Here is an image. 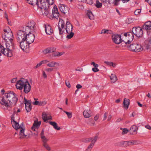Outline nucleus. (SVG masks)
Here are the masks:
<instances>
[{
    "instance_id": "nucleus-46",
    "label": "nucleus",
    "mask_w": 151,
    "mask_h": 151,
    "mask_svg": "<svg viewBox=\"0 0 151 151\" xmlns=\"http://www.w3.org/2000/svg\"><path fill=\"white\" fill-rule=\"evenodd\" d=\"M45 1V0H40L39 1H37V3L35 4V5H36L38 7H39Z\"/></svg>"
},
{
    "instance_id": "nucleus-51",
    "label": "nucleus",
    "mask_w": 151,
    "mask_h": 151,
    "mask_svg": "<svg viewBox=\"0 0 151 151\" xmlns=\"http://www.w3.org/2000/svg\"><path fill=\"white\" fill-rule=\"evenodd\" d=\"M92 139V138L91 137H90L88 138H87L84 139L83 141L85 142H88L91 141V140Z\"/></svg>"
},
{
    "instance_id": "nucleus-54",
    "label": "nucleus",
    "mask_w": 151,
    "mask_h": 151,
    "mask_svg": "<svg viewBox=\"0 0 151 151\" xmlns=\"http://www.w3.org/2000/svg\"><path fill=\"white\" fill-rule=\"evenodd\" d=\"M47 103L46 101H40L39 103V106H44Z\"/></svg>"
},
{
    "instance_id": "nucleus-48",
    "label": "nucleus",
    "mask_w": 151,
    "mask_h": 151,
    "mask_svg": "<svg viewBox=\"0 0 151 151\" xmlns=\"http://www.w3.org/2000/svg\"><path fill=\"white\" fill-rule=\"evenodd\" d=\"M86 1L87 3L90 5H91L93 3L92 0H83V1Z\"/></svg>"
},
{
    "instance_id": "nucleus-18",
    "label": "nucleus",
    "mask_w": 151,
    "mask_h": 151,
    "mask_svg": "<svg viewBox=\"0 0 151 151\" xmlns=\"http://www.w3.org/2000/svg\"><path fill=\"white\" fill-rule=\"evenodd\" d=\"M66 28H65L67 33L72 32L73 26L70 22L67 21L66 24Z\"/></svg>"
},
{
    "instance_id": "nucleus-56",
    "label": "nucleus",
    "mask_w": 151,
    "mask_h": 151,
    "mask_svg": "<svg viewBox=\"0 0 151 151\" xmlns=\"http://www.w3.org/2000/svg\"><path fill=\"white\" fill-rule=\"evenodd\" d=\"M47 3L49 5H52L54 2V0H46Z\"/></svg>"
},
{
    "instance_id": "nucleus-20",
    "label": "nucleus",
    "mask_w": 151,
    "mask_h": 151,
    "mask_svg": "<svg viewBox=\"0 0 151 151\" xmlns=\"http://www.w3.org/2000/svg\"><path fill=\"white\" fill-rule=\"evenodd\" d=\"M143 29L146 30H151V22H147L145 23L142 27Z\"/></svg>"
},
{
    "instance_id": "nucleus-14",
    "label": "nucleus",
    "mask_w": 151,
    "mask_h": 151,
    "mask_svg": "<svg viewBox=\"0 0 151 151\" xmlns=\"http://www.w3.org/2000/svg\"><path fill=\"white\" fill-rule=\"evenodd\" d=\"M134 35V34H133L132 32H129L128 33V40L127 41H125L124 40H122V41L125 42L126 44L130 43L133 39Z\"/></svg>"
},
{
    "instance_id": "nucleus-43",
    "label": "nucleus",
    "mask_w": 151,
    "mask_h": 151,
    "mask_svg": "<svg viewBox=\"0 0 151 151\" xmlns=\"http://www.w3.org/2000/svg\"><path fill=\"white\" fill-rule=\"evenodd\" d=\"M41 139H42V141L43 142V144L46 143L48 141V139H47L45 136H42L41 137Z\"/></svg>"
},
{
    "instance_id": "nucleus-22",
    "label": "nucleus",
    "mask_w": 151,
    "mask_h": 151,
    "mask_svg": "<svg viewBox=\"0 0 151 151\" xmlns=\"http://www.w3.org/2000/svg\"><path fill=\"white\" fill-rule=\"evenodd\" d=\"M41 123V122H36L35 121L33 126L31 128L32 130L33 131H35L36 128H38L40 126Z\"/></svg>"
},
{
    "instance_id": "nucleus-10",
    "label": "nucleus",
    "mask_w": 151,
    "mask_h": 151,
    "mask_svg": "<svg viewBox=\"0 0 151 151\" xmlns=\"http://www.w3.org/2000/svg\"><path fill=\"white\" fill-rule=\"evenodd\" d=\"M44 27L45 29V32L46 34L48 35H51L53 33V30L51 26L48 24H44Z\"/></svg>"
},
{
    "instance_id": "nucleus-8",
    "label": "nucleus",
    "mask_w": 151,
    "mask_h": 151,
    "mask_svg": "<svg viewBox=\"0 0 151 151\" xmlns=\"http://www.w3.org/2000/svg\"><path fill=\"white\" fill-rule=\"evenodd\" d=\"M25 128L23 123L19 126V138L23 139L25 138L27 135L24 133Z\"/></svg>"
},
{
    "instance_id": "nucleus-53",
    "label": "nucleus",
    "mask_w": 151,
    "mask_h": 151,
    "mask_svg": "<svg viewBox=\"0 0 151 151\" xmlns=\"http://www.w3.org/2000/svg\"><path fill=\"white\" fill-rule=\"evenodd\" d=\"M129 131L128 130L127 128H124L123 129V131L122 132V134H125L127 133Z\"/></svg>"
},
{
    "instance_id": "nucleus-13",
    "label": "nucleus",
    "mask_w": 151,
    "mask_h": 151,
    "mask_svg": "<svg viewBox=\"0 0 151 151\" xmlns=\"http://www.w3.org/2000/svg\"><path fill=\"white\" fill-rule=\"evenodd\" d=\"M58 6L61 12L64 14L67 13L69 11V8L65 4H59Z\"/></svg>"
},
{
    "instance_id": "nucleus-62",
    "label": "nucleus",
    "mask_w": 151,
    "mask_h": 151,
    "mask_svg": "<svg viewBox=\"0 0 151 151\" xmlns=\"http://www.w3.org/2000/svg\"><path fill=\"white\" fill-rule=\"evenodd\" d=\"M99 114H97L94 117V119L95 121H96L98 119L99 117Z\"/></svg>"
},
{
    "instance_id": "nucleus-41",
    "label": "nucleus",
    "mask_w": 151,
    "mask_h": 151,
    "mask_svg": "<svg viewBox=\"0 0 151 151\" xmlns=\"http://www.w3.org/2000/svg\"><path fill=\"white\" fill-rule=\"evenodd\" d=\"M42 13L44 15L47 16L49 14V10L47 8L45 9H43V11H42Z\"/></svg>"
},
{
    "instance_id": "nucleus-32",
    "label": "nucleus",
    "mask_w": 151,
    "mask_h": 151,
    "mask_svg": "<svg viewBox=\"0 0 151 151\" xmlns=\"http://www.w3.org/2000/svg\"><path fill=\"white\" fill-rule=\"evenodd\" d=\"M146 48L147 49H150L151 48V37L148 41L147 44L145 45Z\"/></svg>"
},
{
    "instance_id": "nucleus-29",
    "label": "nucleus",
    "mask_w": 151,
    "mask_h": 151,
    "mask_svg": "<svg viewBox=\"0 0 151 151\" xmlns=\"http://www.w3.org/2000/svg\"><path fill=\"white\" fill-rule=\"evenodd\" d=\"M110 78L111 82L113 83H114L116 82L117 80L116 75L113 74H111V76H110Z\"/></svg>"
},
{
    "instance_id": "nucleus-38",
    "label": "nucleus",
    "mask_w": 151,
    "mask_h": 151,
    "mask_svg": "<svg viewBox=\"0 0 151 151\" xmlns=\"http://www.w3.org/2000/svg\"><path fill=\"white\" fill-rule=\"evenodd\" d=\"M95 5L98 8H100L102 6V4L100 3L98 0H96V3L95 4Z\"/></svg>"
},
{
    "instance_id": "nucleus-34",
    "label": "nucleus",
    "mask_w": 151,
    "mask_h": 151,
    "mask_svg": "<svg viewBox=\"0 0 151 151\" xmlns=\"http://www.w3.org/2000/svg\"><path fill=\"white\" fill-rule=\"evenodd\" d=\"M12 44H11V46L9 45V44L7 43V42L6 43V49L9 50H12V49H14V44H13V47H14V48H12Z\"/></svg>"
},
{
    "instance_id": "nucleus-64",
    "label": "nucleus",
    "mask_w": 151,
    "mask_h": 151,
    "mask_svg": "<svg viewBox=\"0 0 151 151\" xmlns=\"http://www.w3.org/2000/svg\"><path fill=\"white\" fill-rule=\"evenodd\" d=\"M40 101H36L35 102H33L32 104L35 105H38L39 106Z\"/></svg>"
},
{
    "instance_id": "nucleus-2",
    "label": "nucleus",
    "mask_w": 151,
    "mask_h": 151,
    "mask_svg": "<svg viewBox=\"0 0 151 151\" xmlns=\"http://www.w3.org/2000/svg\"><path fill=\"white\" fill-rule=\"evenodd\" d=\"M28 32H23L20 33L19 40L20 39L24 40H26L29 45L33 42L35 38V36L33 33H31V32L27 34V33Z\"/></svg>"
},
{
    "instance_id": "nucleus-44",
    "label": "nucleus",
    "mask_w": 151,
    "mask_h": 151,
    "mask_svg": "<svg viewBox=\"0 0 151 151\" xmlns=\"http://www.w3.org/2000/svg\"><path fill=\"white\" fill-rule=\"evenodd\" d=\"M87 15L88 17L91 19V17L93 16V15L91 12L90 11H88L87 13Z\"/></svg>"
},
{
    "instance_id": "nucleus-19",
    "label": "nucleus",
    "mask_w": 151,
    "mask_h": 151,
    "mask_svg": "<svg viewBox=\"0 0 151 151\" xmlns=\"http://www.w3.org/2000/svg\"><path fill=\"white\" fill-rule=\"evenodd\" d=\"M24 91L25 93H27L30 92L31 90V86L29 82L27 84H26L23 87Z\"/></svg>"
},
{
    "instance_id": "nucleus-15",
    "label": "nucleus",
    "mask_w": 151,
    "mask_h": 151,
    "mask_svg": "<svg viewBox=\"0 0 151 151\" xmlns=\"http://www.w3.org/2000/svg\"><path fill=\"white\" fill-rule=\"evenodd\" d=\"M26 41V40H24L21 39V41L19 42L20 44L19 47L23 51L26 50L28 47V46L27 45L28 44L27 43V42Z\"/></svg>"
},
{
    "instance_id": "nucleus-45",
    "label": "nucleus",
    "mask_w": 151,
    "mask_h": 151,
    "mask_svg": "<svg viewBox=\"0 0 151 151\" xmlns=\"http://www.w3.org/2000/svg\"><path fill=\"white\" fill-rule=\"evenodd\" d=\"M64 112L67 115L68 118H70L72 117V112H68L66 111H64Z\"/></svg>"
},
{
    "instance_id": "nucleus-11",
    "label": "nucleus",
    "mask_w": 151,
    "mask_h": 151,
    "mask_svg": "<svg viewBox=\"0 0 151 151\" xmlns=\"http://www.w3.org/2000/svg\"><path fill=\"white\" fill-rule=\"evenodd\" d=\"M29 81L24 78H19V90H21L23 89V87L26 84L28 83Z\"/></svg>"
},
{
    "instance_id": "nucleus-23",
    "label": "nucleus",
    "mask_w": 151,
    "mask_h": 151,
    "mask_svg": "<svg viewBox=\"0 0 151 151\" xmlns=\"http://www.w3.org/2000/svg\"><path fill=\"white\" fill-rule=\"evenodd\" d=\"M98 136L99 133H98L96 134L94 138L91 137L92 138V139L91 140V142L89 145L92 147H93L95 143L96 142L98 138Z\"/></svg>"
},
{
    "instance_id": "nucleus-63",
    "label": "nucleus",
    "mask_w": 151,
    "mask_h": 151,
    "mask_svg": "<svg viewBox=\"0 0 151 151\" xmlns=\"http://www.w3.org/2000/svg\"><path fill=\"white\" fill-rule=\"evenodd\" d=\"M92 70L93 72H98L99 71V70L97 68H93Z\"/></svg>"
},
{
    "instance_id": "nucleus-16",
    "label": "nucleus",
    "mask_w": 151,
    "mask_h": 151,
    "mask_svg": "<svg viewBox=\"0 0 151 151\" xmlns=\"http://www.w3.org/2000/svg\"><path fill=\"white\" fill-rule=\"evenodd\" d=\"M42 119L44 122H46V121L48 120H52V117L50 115L48 116V114H46L45 112H43L42 113Z\"/></svg>"
},
{
    "instance_id": "nucleus-59",
    "label": "nucleus",
    "mask_w": 151,
    "mask_h": 151,
    "mask_svg": "<svg viewBox=\"0 0 151 151\" xmlns=\"http://www.w3.org/2000/svg\"><path fill=\"white\" fill-rule=\"evenodd\" d=\"M93 147L89 145L86 150L85 151H91Z\"/></svg>"
},
{
    "instance_id": "nucleus-5",
    "label": "nucleus",
    "mask_w": 151,
    "mask_h": 151,
    "mask_svg": "<svg viewBox=\"0 0 151 151\" xmlns=\"http://www.w3.org/2000/svg\"><path fill=\"white\" fill-rule=\"evenodd\" d=\"M0 51L5 55L11 57L12 56V53L11 50L6 49L1 44L0 45Z\"/></svg>"
},
{
    "instance_id": "nucleus-17",
    "label": "nucleus",
    "mask_w": 151,
    "mask_h": 151,
    "mask_svg": "<svg viewBox=\"0 0 151 151\" xmlns=\"http://www.w3.org/2000/svg\"><path fill=\"white\" fill-rule=\"evenodd\" d=\"M84 116L86 118L90 117L92 115V112L90 109L85 110L83 113Z\"/></svg>"
},
{
    "instance_id": "nucleus-1",
    "label": "nucleus",
    "mask_w": 151,
    "mask_h": 151,
    "mask_svg": "<svg viewBox=\"0 0 151 151\" xmlns=\"http://www.w3.org/2000/svg\"><path fill=\"white\" fill-rule=\"evenodd\" d=\"M35 23L33 21L29 22L27 24H21L19 26V35L22 32H31V30H33L35 27Z\"/></svg>"
},
{
    "instance_id": "nucleus-42",
    "label": "nucleus",
    "mask_w": 151,
    "mask_h": 151,
    "mask_svg": "<svg viewBox=\"0 0 151 151\" xmlns=\"http://www.w3.org/2000/svg\"><path fill=\"white\" fill-rule=\"evenodd\" d=\"M43 145L47 150L50 151V147L49 145L46 143L45 144H43Z\"/></svg>"
},
{
    "instance_id": "nucleus-21",
    "label": "nucleus",
    "mask_w": 151,
    "mask_h": 151,
    "mask_svg": "<svg viewBox=\"0 0 151 151\" xmlns=\"http://www.w3.org/2000/svg\"><path fill=\"white\" fill-rule=\"evenodd\" d=\"M127 141L119 142L116 143V145L119 147H127L128 146Z\"/></svg>"
},
{
    "instance_id": "nucleus-31",
    "label": "nucleus",
    "mask_w": 151,
    "mask_h": 151,
    "mask_svg": "<svg viewBox=\"0 0 151 151\" xmlns=\"http://www.w3.org/2000/svg\"><path fill=\"white\" fill-rule=\"evenodd\" d=\"M27 3L31 5H35L37 3L38 0H26Z\"/></svg>"
},
{
    "instance_id": "nucleus-33",
    "label": "nucleus",
    "mask_w": 151,
    "mask_h": 151,
    "mask_svg": "<svg viewBox=\"0 0 151 151\" xmlns=\"http://www.w3.org/2000/svg\"><path fill=\"white\" fill-rule=\"evenodd\" d=\"M104 63L110 66H112L114 68L116 66V64L114 63L113 62H108L105 61L104 62Z\"/></svg>"
},
{
    "instance_id": "nucleus-40",
    "label": "nucleus",
    "mask_w": 151,
    "mask_h": 151,
    "mask_svg": "<svg viewBox=\"0 0 151 151\" xmlns=\"http://www.w3.org/2000/svg\"><path fill=\"white\" fill-rule=\"evenodd\" d=\"M46 3L45 1L42 3L41 5L40 6L39 8H40L41 9H45L47 7L46 6Z\"/></svg>"
},
{
    "instance_id": "nucleus-37",
    "label": "nucleus",
    "mask_w": 151,
    "mask_h": 151,
    "mask_svg": "<svg viewBox=\"0 0 151 151\" xmlns=\"http://www.w3.org/2000/svg\"><path fill=\"white\" fill-rule=\"evenodd\" d=\"M68 34L66 36V38L68 39H71L73 36L74 34L72 32L67 33Z\"/></svg>"
},
{
    "instance_id": "nucleus-30",
    "label": "nucleus",
    "mask_w": 151,
    "mask_h": 151,
    "mask_svg": "<svg viewBox=\"0 0 151 151\" xmlns=\"http://www.w3.org/2000/svg\"><path fill=\"white\" fill-rule=\"evenodd\" d=\"M136 49L135 52H139L142 51L143 50V48L141 45H139L138 43H136Z\"/></svg>"
},
{
    "instance_id": "nucleus-35",
    "label": "nucleus",
    "mask_w": 151,
    "mask_h": 151,
    "mask_svg": "<svg viewBox=\"0 0 151 151\" xmlns=\"http://www.w3.org/2000/svg\"><path fill=\"white\" fill-rule=\"evenodd\" d=\"M112 33V31L109 30H106L105 29H103L101 31V34H111Z\"/></svg>"
},
{
    "instance_id": "nucleus-3",
    "label": "nucleus",
    "mask_w": 151,
    "mask_h": 151,
    "mask_svg": "<svg viewBox=\"0 0 151 151\" xmlns=\"http://www.w3.org/2000/svg\"><path fill=\"white\" fill-rule=\"evenodd\" d=\"M4 32V34L2 35V37L6 41L7 40H9L11 43L12 45V48H14L13 43L12 42L13 39V33L11 29L9 27H7L6 29H4L3 30Z\"/></svg>"
},
{
    "instance_id": "nucleus-57",
    "label": "nucleus",
    "mask_w": 151,
    "mask_h": 151,
    "mask_svg": "<svg viewBox=\"0 0 151 151\" xmlns=\"http://www.w3.org/2000/svg\"><path fill=\"white\" fill-rule=\"evenodd\" d=\"M52 56L53 57H58V52H56L55 51L53 52H52Z\"/></svg>"
},
{
    "instance_id": "nucleus-52",
    "label": "nucleus",
    "mask_w": 151,
    "mask_h": 151,
    "mask_svg": "<svg viewBox=\"0 0 151 151\" xmlns=\"http://www.w3.org/2000/svg\"><path fill=\"white\" fill-rule=\"evenodd\" d=\"M5 90L4 89H2L1 91V93L2 94V95H0L1 96H0V97H2L5 94ZM1 100H0V104H1Z\"/></svg>"
},
{
    "instance_id": "nucleus-7",
    "label": "nucleus",
    "mask_w": 151,
    "mask_h": 151,
    "mask_svg": "<svg viewBox=\"0 0 151 151\" xmlns=\"http://www.w3.org/2000/svg\"><path fill=\"white\" fill-rule=\"evenodd\" d=\"M23 102L25 104L27 112H30L32 109L31 101L30 100H27L24 97Z\"/></svg>"
},
{
    "instance_id": "nucleus-50",
    "label": "nucleus",
    "mask_w": 151,
    "mask_h": 151,
    "mask_svg": "<svg viewBox=\"0 0 151 151\" xmlns=\"http://www.w3.org/2000/svg\"><path fill=\"white\" fill-rule=\"evenodd\" d=\"M133 22L132 19L131 18H129L126 20V22L128 24H129Z\"/></svg>"
},
{
    "instance_id": "nucleus-36",
    "label": "nucleus",
    "mask_w": 151,
    "mask_h": 151,
    "mask_svg": "<svg viewBox=\"0 0 151 151\" xmlns=\"http://www.w3.org/2000/svg\"><path fill=\"white\" fill-rule=\"evenodd\" d=\"M60 24L61 25V27H60L61 28H62V29H65V23L63 19H60V20L59 22V24Z\"/></svg>"
},
{
    "instance_id": "nucleus-55",
    "label": "nucleus",
    "mask_w": 151,
    "mask_h": 151,
    "mask_svg": "<svg viewBox=\"0 0 151 151\" xmlns=\"http://www.w3.org/2000/svg\"><path fill=\"white\" fill-rule=\"evenodd\" d=\"M141 12V10L140 9H137L134 12V14L135 15H137L140 13Z\"/></svg>"
},
{
    "instance_id": "nucleus-28",
    "label": "nucleus",
    "mask_w": 151,
    "mask_h": 151,
    "mask_svg": "<svg viewBox=\"0 0 151 151\" xmlns=\"http://www.w3.org/2000/svg\"><path fill=\"white\" fill-rule=\"evenodd\" d=\"M136 43L132 44L130 45H128L127 47L129 48V50L132 51H134L135 52L136 49Z\"/></svg>"
},
{
    "instance_id": "nucleus-39",
    "label": "nucleus",
    "mask_w": 151,
    "mask_h": 151,
    "mask_svg": "<svg viewBox=\"0 0 151 151\" xmlns=\"http://www.w3.org/2000/svg\"><path fill=\"white\" fill-rule=\"evenodd\" d=\"M128 146L132 145H136L137 144V142L136 141H127Z\"/></svg>"
},
{
    "instance_id": "nucleus-12",
    "label": "nucleus",
    "mask_w": 151,
    "mask_h": 151,
    "mask_svg": "<svg viewBox=\"0 0 151 151\" xmlns=\"http://www.w3.org/2000/svg\"><path fill=\"white\" fill-rule=\"evenodd\" d=\"M14 116V114L12 115L11 116V123L14 128L16 130H17L19 129V124L18 122L15 120Z\"/></svg>"
},
{
    "instance_id": "nucleus-47",
    "label": "nucleus",
    "mask_w": 151,
    "mask_h": 151,
    "mask_svg": "<svg viewBox=\"0 0 151 151\" xmlns=\"http://www.w3.org/2000/svg\"><path fill=\"white\" fill-rule=\"evenodd\" d=\"M58 29L59 31V34L60 35L63 34V32L65 30V29H62L59 26H58Z\"/></svg>"
},
{
    "instance_id": "nucleus-9",
    "label": "nucleus",
    "mask_w": 151,
    "mask_h": 151,
    "mask_svg": "<svg viewBox=\"0 0 151 151\" xmlns=\"http://www.w3.org/2000/svg\"><path fill=\"white\" fill-rule=\"evenodd\" d=\"M56 49L53 47H48L45 49H44L42 52L43 54L46 55L48 54H50L56 51Z\"/></svg>"
},
{
    "instance_id": "nucleus-26",
    "label": "nucleus",
    "mask_w": 151,
    "mask_h": 151,
    "mask_svg": "<svg viewBox=\"0 0 151 151\" xmlns=\"http://www.w3.org/2000/svg\"><path fill=\"white\" fill-rule=\"evenodd\" d=\"M48 122L49 124L53 126L55 129L57 130H59L60 129V127H58L57 125V123L54 122Z\"/></svg>"
},
{
    "instance_id": "nucleus-4",
    "label": "nucleus",
    "mask_w": 151,
    "mask_h": 151,
    "mask_svg": "<svg viewBox=\"0 0 151 151\" xmlns=\"http://www.w3.org/2000/svg\"><path fill=\"white\" fill-rule=\"evenodd\" d=\"M143 30L142 28L139 27H134L132 29V32L136 37H142L143 35Z\"/></svg>"
},
{
    "instance_id": "nucleus-24",
    "label": "nucleus",
    "mask_w": 151,
    "mask_h": 151,
    "mask_svg": "<svg viewBox=\"0 0 151 151\" xmlns=\"http://www.w3.org/2000/svg\"><path fill=\"white\" fill-rule=\"evenodd\" d=\"M137 127L136 125H133L131 127L129 131L131 134H133L137 132Z\"/></svg>"
},
{
    "instance_id": "nucleus-49",
    "label": "nucleus",
    "mask_w": 151,
    "mask_h": 151,
    "mask_svg": "<svg viewBox=\"0 0 151 151\" xmlns=\"http://www.w3.org/2000/svg\"><path fill=\"white\" fill-rule=\"evenodd\" d=\"M52 14L59 13L58 11V8H57L56 7H55V6H54L53 9H52Z\"/></svg>"
},
{
    "instance_id": "nucleus-58",
    "label": "nucleus",
    "mask_w": 151,
    "mask_h": 151,
    "mask_svg": "<svg viewBox=\"0 0 151 151\" xmlns=\"http://www.w3.org/2000/svg\"><path fill=\"white\" fill-rule=\"evenodd\" d=\"M53 17L56 19H58L59 16V13L52 14Z\"/></svg>"
},
{
    "instance_id": "nucleus-27",
    "label": "nucleus",
    "mask_w": 151,
    "mask_h": 151,
    "mask_svg": "<svg viewBox=\"0 0 151 151\" xmlns=\"http://www.w3.org/2000/svg\"><path fill=\"white\" fill-rule=\"evenodd\" d=\"M130 104V100L128 99H127L126 98H125L124 99V102H123V104L124 107L125 108H126V109H127L128 108Z\"/></svg>"
},
{
    "instance_id": "nucleus-61",
    "label": "nucleus",
    "mask_w": 151,
    "mask_h": 151,
    "mask_svg": "<svg viewBox=\"0 0 151 151\" xmlns=\"http://www.w3.org/2000/svg\"><path fill=\"white\" fill-rule=\"evenodd\" d=\"M91 65H92L95 68H97L98 67L99 65L98 64H96L94 62H92L91 64Z\"/></svg>"
},
{
    "instance_id": "nucleus-60",
    "label": "nucleus",
    "mask_w": 151,
    "mask_h": 151,
    "mask_svg": "<svg viewBox=\"0 0 151 151\" xmlns=\"http://www.w3.org/2000/svg\"><path fill=\"white\" fill-rule=\"evenodd\" d=\"M65 84L66 86L69 88H70L71 87V85L69 83V81H65Z\"/></svg>"
},
{
    "instance_id": "nucleus-6",
    "label": "nucleus",
    "mask_w": 151,
    "mask_h": 151,
    "mask_svg": "<svg viewBox=\"0 0 151 151\" xmlns=\"http://www.w3.org/2000/svg\"><path fill=\"white\" fill-rule=\"evenodd\" d=\"M111 37L113 42L116 44H119L122 41L121 36L118 34L112 35Z\"/></svg>"
},
{
    "instance_id": "nucleus-25",
    "label": "nucleus",
    "mask_w": 151,
    "mask_h": 151,
    "mask_svg": "<svg viewBox=\"0 0 151 151\" xmlns=\"http://www.w3.org/2000/svg\"><path fill=\"white\" fill-rule=\"evenodd\" d=\"M59 64L57 62L52 61L47 64V66L50 67H53L56 66H58Z\"/></svg>"
}]
</instances>
